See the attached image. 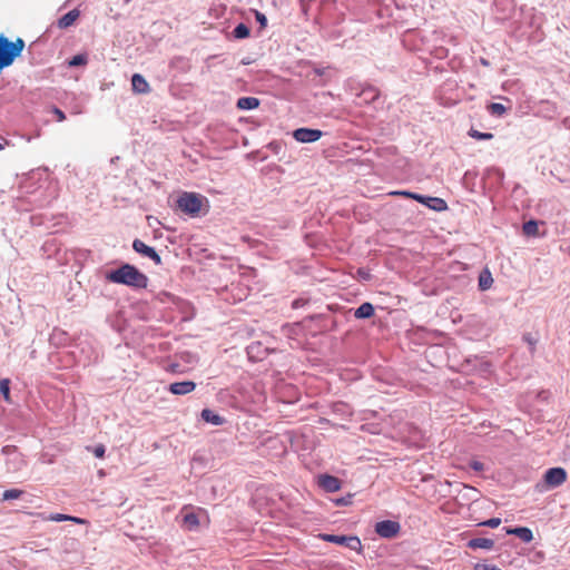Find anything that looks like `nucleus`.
Wrapping results in <instances>:
<instances>
[{
  "label": "nucleus",
  "mask_w": 570,
  "mask_h": 570,
  "mask_svg": "<svg viewBox=\"0 0 570 570\" xmlns=\"http://www.w3.org/2000/svg\"><path fill=\"white\" fill-rule=\"evenodd\" d=\"M106 278L111 283L134 288H146L148 285V277L130 264H124L119 268L107 273Z\"/></svg>",
  "instance_id": "obj_1"
},
{
  "label": "nucleus",
  "mask_w": 570,
  "mask_h": 570,
  "mask_svg": "<svg viewBox=\"0 0 570 570\" xmlns=\"http://www.w3.org/2000/svg\"><path fill=\"white\" fill-rule=\"evenodd\" d=\"M204 203L207 199L196 193H183L177 199V207L185 214L196 217L200 214Z\"/></svg>",
  "instance_id": "obj_2"
},
{
  "label": "nucleus",
  "mask_w": 570,
  "mask_h": 570,
  "mask_svg": "<svg viewBox=\"0 0 570 570\" xmlns=\"http://www.w3.org/2000/svg\"><path fill=\"white\" fill-rule=\"evenodd\" d=\"M321 538L324 541L336 543L340 546H345L354 551H361L362 550V543L361 540L357 537L353 535H335V534H321Z\"/></svg>",
  "instance_id": "obj_3"
},
{
  "label": "nucleus",
  "mask_w": 570,
  "mask_h": 570,
  "mask_svg": "<svg viewBox=\"0 0 570 570\" xmlns=\"http://www.w3.org/2000/svg\"><path fill=\"white\" fill-rule=\"evenodd\" d=\"M567 480V472L563 468L548 469L543 475V481L547 488H557L563 484Z\"/></svg>",
  "instance_id": "obj_4"
},
{
  "label": "nucleus",
  "mask_w": 570,
  "mask_h": 570,
  "mask_svg": "<svg viewBox=\"0 0 570 570\" xmlns=\"http://www.w3.org/2000/svg\"><path fill=\"white\" fill-rule=\"evenodd\" d=\"M401 530V525L396 521L384 520L375 524V532L386 539L395 538Z\"/></svg>",
  "instance_id": "obj_5"
},
{
  "label": "nucleus",
  "mask_w": 570,
  "mask_h": 570,
  "mask_svg": "<svg viewBox=\"0 0 570 570\" xmlns=\"http://www.w3.org/2000/svg\"><path fill=\"white\" fill-rule=\"evenodd\" d=\"M323 132L318 129L298 128L294 130L293 137L299 142H314L322 137Z\"/></svg>",
  "instance_id": "obj_6"
},
{
  "label": "nucleus",
  "mask_w": 570,
  "mask_h": 570,
  "mask_svg": "<svg viewBox=\"0 0 570 570\" xmlns=\"http://www.w3.org/2000/svg\"><path fill=\"white\" fill-rule=\"evenodd\" d=\"M132 247H134V249L137 253H139V254H141V255H144L146 257H149L150 259H153L156 265H160L161 264V258L157 254V252L153 247L146 245L142 240L135 239L134 243H132Z\"/></svg>",
  "instance_id": "obj_7"
},
{
  "label": "nucleus",
  "mask_w": 570,
  "mask_h": 570,
  "mask_svg": "<svg viewBox=\"0 0 570 570\" xmlns=\"http://www.w3.org/2000/svg\"><path fill=\"white\" fill-rule=\"evenodd\" d=\"M196 389V383L193 381L175 382L169 384L168 391L174 395H186Z\"/></svg>",
  "instance_id": "obj_8"
},
{
  "label": "nucleus",
  "mask_w": 570,
  "mask_h": 570,
  "mask_svg": "<svg viewBox=\"0 0 570 570\" xmlns=\"http://www.w3.org/2000/svg\"><path fill=\"white\" fill-rule=\"evenodd\" d=\"M318 484L327 492H336L341 489V481L336 476L328 474L321 475Z\"/></svg>",
  "instance_id": "obj_9"
},
{
  "label": "nucleus",
  "mask_w": 570,
  "mask_h": 570,
  "mask_svg": "<svg viewBox=\"0 0 570 570\" xmlns=\"http://www.w3.org/2000/svg\"><path fill=\"white\" fill-rule=\"evenodd\" d=\"M183 511L185 512L183 518V527L188 531L197 530L200 524L198 515L195 512H188L186 507L183 509Z\"/></svg>",
  "instance_id": "obj_10"
},
{
  "label": "nucleus",
  "mask_w": 570,
  "mask_h": 570,
  "mask_svg": "<svg viewBox=\"0 0 570 570\" xmlns=\"http://www.w3.org/2000/svg\"><path fill=\"white\" fill-rule=\"evenodd\" d=\"M131 86L136 94H148L150 91L149 83L140 73H135L131 77Z\"/></svg>",
  "instance_id": "obj_11"
},
{
  "label": "nucleus",
  "mask_w": 570,
  "mask_h": 570,
  "mask_svg": "<svg viewBox=\"0 0 570 570\" xmlns=\"http://www.w3.org/2000/svg\"><path fill=\"white\" fill-rule=\"evenodd\" d=\"M79 16L80 11L78 9L70 10L58 20L57 24L60 29H67L76 22Z\"/></svg>",
  "instance_id": "obj_12"
},
{
  "label": "nucleus",
  "mask_w": 570,
  "mask_h": 570,
  "mask_svg": "<svg viewBox=\"0 0 570 570\" xmlns=\"http://www.w3.org/2000/svg\"><path fill=\"white\" fill-rule=\"evenodd\" d=\"M468 547L471 549L491 550L494 547V541L488 538H474L468 542Z\"/></svg>",
  "instance_id": "obj_13"
},
{
  "label": "nucleus",
  "mask_w": 570,
  "mask_h": 570,
  "mask_svg": "<svg viewBox=\"0 0 570 570\" xmlns=\"http://www.w3.org/2000/svg\"><path fill=\"white\" fill-rule=\"evenodd\" d=\"M236 106L242 110L255 109L259 106V99L255 97H242L237 100Z\"/></svg>",
  "instance_id": "obj_14"
},
{
  "label": "nucleus",
  "mask_w": 570,
  "mask_h": 570,
  "mask_svg": "<svg viewBox=\"0 0 570 570\" xmlns=\"http://www.w3.org/2000/svg\"><path fill=\"white\" fill-rule=\"evenodd\" d=\"M202 419L207 422V423H212L214 425H222L224 424L225 422V419L222 417L220 415L214 413L212 410L209 409H204L202 411Z\"/></svg>",
  "instance_id": "obj_15"
},
{
  "label": "nucleus",
  "mask_w": 570,
  "mask_h": 570,
  "mask_svg": "<svg viewBox=\"0 0 570 570\" xmlns=\"http://www.w3.org/2000/svg\"><path fill=\"white\" fill-rule=\"evenodd\" d=\"M374 315V307L371 303H363L355 309L354 316L356 318H370Z\"/></svg>",
  "instance_id": "obj_16"
},
{
  "label": "nucleus",
  "mask_w": 570,
  "mask_h": 570,
  "mask_svg": "<svg viewBox=\"0 0 570 570\" xmlns=\"http://www.w3.org/2000/svg\"><path fill=\"white\" fill-rule=\"evenodd\" d=\"M509 534H515L524 542H530L533 539L532 531L529 528H514L507 531Z\"/></svg>",
  "instance_id": "obj_17"
},
{
  "label": "nucleus",
  "mask_w": 570,
  "mask_h": 570,
  "mask_svg": "<svg viewBox=\"0 0 570 570\" xmlns=\"http://www.w3.org/2000/svg\"><path fill=\"white\" fill-rule=\"evenodd\" d=\"M425 205L436 212H442L448 208L446 202L439 197H430L428 198V203Z\"/></svg>",
  "instance_id": "obj_18"
},
{
  "label": "nucleus",
  "mask_w": 570,
  "mask_h": 570,
  "mask_svg": "<svg viewBox=\"0 0 570 570\" xmlns=\"http://www.w3.org/2000/svg\"><path fill=\"white\" fill-rule=\"evenodd\" d=\"M493 284V278L489 271H484L479 276V287L482 291L489 289Z\"/></svg>",
  "instance_id": "obj_19"
},
{
  "label": "nucleus",
  "mask_w": 570,
  "mask_h": 570,
  "mask_svg": "<svg viewBox=\"0 0 570 570\" xmlns=\"http://www.w3.org/2000/svg\"><path fill=\"white\" fill-rule=\"evenodd\" d=\"M522 230L527 236H537L539 234L538 223L535 220L525 222L522 226Z\"/></svg>",
  "instance_id": "obj_20"
},
{
  "label": "nucleus",
  "mask_w": 570,
  "mask_h": 570,
  "mask_svg": "<svg viewBox=\"0 0 570 570\" xmlns=\"http://www.w3.org/2000/svg\"><path fill=\"white\" fill-rule=\"evenodd\" d=\"M0 392L7 402H10V381L8 379L0 380Z\"/></svg>",
  "instance_id": "obj_21"
},
{
  "label": "nucleus",
  "mask_w": 570,
  "mask_h": 570,
  "mask_svg": "<svg viewBox=\"0 0 570 570\" xmlns=\"http://www.w3.org/2000/svg\"><path fill=\"white\" fill-rule=\"evenodd\" d=\"M87 62H88V59H87L86 55H76L69 60L68 65L70 67H78V66H85V65H87Z\"/></svg>",
  "instance_id": "obj_22"
},
{
  "label": "nucleus",
  "mask_w": 570,
  "mask_h": 570,
  "mask_svg": "<svg viewBox=\"0 0 570 570\" xmlns=\"http://www.w3.org/2000/svg\"><path fill=\"white\" fill-rule=\"evenodd\" d=\"M234 36L238 39H244L249 36V29L244 23H239L234 29Z\"/></svg>",
  "instance_id": "obj_23"
},
{
  "label": "nucleus",
  "mask_w": 570,
  "mask_h": 570,
  "mask_svg": "<svg viewBox=\"0 0 570 570\" xmlns=\"http://www.w3.org/2000/svg\"><path fill=\"white\" fill-rule=\"evenodd\" d=\"M469 135L474 138V139H478V140H490L493 138V135L491 132H481L476 129H471L469 131Z\"/></svg>",
  "instance_id": "obj_24"
},
{
  "label": "nucleus",
  "mask_w": 570,
  "mask_h": 570,
  "mask_svg": "<svg viewBox=\"0 0 570 570\" xmlns=\"http://www.w3.org/2000/svg\"><path fill=\"white\" fill-rule=\"evenodd\" d=\"M488 109L492 115H495V116H502L507 111L505 107L499 102H492L488 107Z\"/></svg>",
  "instance_id": "obj_25"
},
{
  "label": "nucleus",
  "mask_w": 570,
  "mask_h": 570,
  "mask_svg": "<svg viewBox=\"0 0 570 570\" xmlns=\"http://www.w3.org/2000/svg\"><path fill=\"white\" fill-rule=\"evenodd\" d=\"M22 494V491L21 490H18V489H10V490H6L2 494V499L3 500H13V499H18L20 498V495Z\"/></svg>",
  "instance_id": "obj_26"
},
{
  "label": "nucleus",
  "mask_w": 570,
  "mask_h": 570,
  "mask_svg": "<svg viewBox=\"0 0 570 570\" xmlns=\"http://www.w3.org/2000/svg\"><path fill=\"white\" fill-rule=\"evenodd\" d=\"M12 466H9L8 470L16 472L21 469V466L24 464V460L21 454H17L16 459L11 462Z\"/></svg>",
  "instance_id": "obj_27"
},
{
  "label": "nucleus",
  "mask_w": 570,
  "mask_h": 570,
  "mask_svg": "<svg viewBox=\"0 0 570 570\" xmlns=\"http://www.w3.org/2000/svg\"><path fill=\"white\" fill-rule=\"evenodd\" d=\"M501 524L500 518H492L484 522H481L480 525L490 527V528H498Z\"/></svg>",
  "instance_id": "obj_28"
},
{
  "label": "nucleus",
  "mask_w": 570,
  "mask_h": 570,
  "mask_svg": "<svg viewBox=\"0 0 570 570\" xmlns=\"http://www.w3.org/2000/svg\"><path fill=\"white\" fill-rule=\"evenodd\" d=\"M474 570H501V569L493 564L476 563L474 566Z\"/></svg>",
  "instance_id": "obj_29"
},
{
  "label": "nucleus",
  "mask_w": 570,
  "mask_h": 570,
  "mask_svg": "<svg viewBox=\"0 0 570 570\" xmlns=\"http://www.w3.org/2000/svg\"><path fill=\"white\" fill-rule=\"evenodd\" d=\"M105 451H106V449L102 444L95 446L92 450L95 456H97L99 459H102L105 456Z\"/></svg>",
  "instance_id": "obj_30"
},
{
  "label": "nucleus",
  "mask_w": 570,
  "mask_h": 570,
  "mask_svg": "<svg viewBox=\"0 0 570 570\" xmlns=\"http://www.w3.org/2000/svg\"><path fill=\"white\" fill-rule=\"evenodd\" d=\"M52 114L56 116L57 121H59V122L63 121L66 119L65 112L57 107L52 108Z\"/></svg>",
  "instance_id": "obj_31"
},
{
  "label": "nucleus",
  "mask_w": 570,
  "mask_h": 570,
  "mask_svg": "<svg viewBox=\"0 0 570 570\" xmlns=\"http://www.w3.org/2000/svg\"><path fill=\"white\" fill-rule=\"evenodd\" d=\"M2 453L6 455H11L17 453V446L16 445H6L2 448Z\"/></svg>",
  "instance_id": "obj_32"
},
{
  "label": "nucleus",
  "mask_w": 570,
  "mask_h": 570,
  "mask_svg": "<svg viewBox=\"0 0 570 570\" xmlns=\"http://www.w3.org/2000/svg\"><path fill=\"white\" fill-rule=\"evenodd\" d=\"M470 466L474 470V471H482L483 470V463L479 462V461H472L470 463Z\"/></svg>",
  "instance_id": "obj_33"
},
{
  "label": "nucleus",
  "mask_w": 570,
  "mask_h": 570,
  "mask_svg": "<svg viewBox=\"0 0 570 570\" xmlns=\"http://www.w3.org/2000/svg\"><path fill=\"white\" fill-rule=\"evenodd\" d=\"M69 519V515L66 514H55L50 517V520L52 521H66Z\"/></svg>",
  "instance_id": "obj_34"
},
{
  "label": "nucleus",
  "mask_w": 570,
  "mask_h": 570,
  "mask_svg": "<svg viewBox=\"0 0 570 570\" xmlns=\"http://www.w3.org/2000/svg\"><path fill=\"white\" fill-rule=\"evenodd\" d=\"M256 19H257V21H258L262 26H265V24H266V22H267L266 17H265L262 12H258V11H256Z\"/></svg>",
  "instance_id": "obj_35"
},
{
  "label": "nucleus",
  "mask_w": 570,
  "mask_h": 570,
  "mask_svg": "<svg viewBox=\"0 0 570 570\" xmlns=\"http://www.w3.org/2000/svg\"><path fill=\"white\" fill-rule=\"evenodd\" d=\"M393 195H401V196H404V197H407V198H412L413 199V196H415L416 194L414 193H411V191H395V193H392Z\"/></svg>",
  "instance_id": "obj_36"
},
{
  "label": "nucleus",
  "mask_w": 570,
  "mask_h": 570,
  "mask_svg": "<svg viewBox=\"0 0 570 570\" xmlns=\"http://www.w3.org/2000/svg\"><path fill=\"white\" fill-rule=\"evenodd\" d=\"M428 198H429V197H426V196H422V195H419V194H417V195H415V196H413V199H415V200H417L419 203H422V204H424V205H425V203H428Z\"/></svg>",
  "instance_id": "obj_37"
},
{
  "label": "nucleus",
  "mask_w": 570,
  "mask_h": 570,
  "mask_svg": "<svg viewBox=\"0 0 570 570\" xmlns=\"http://www.w3.org/2000/svg\"><path fill=\"white\" fill-rule=\"evenodd\" d=\"M330 68H315L314 71L315 73H317L318 76H323L325 75L326 70H328Z\"/></svg>",
  "instance_id": "obj_38"
},
{
  "label": "nucleus",
  "mask_w": 570,
  "mask_h": 570,
  "mask_svg": "<svg viewBox=\"0 0 570 570\" xmlns=\"http://www.w3.org/2000/svg\"><path fill=\"white\" fill-rule=\"evenodd\" d=\"M68 520L73 521V522L79 523V524L85 523V520H83V519L76 518V517H69V519H68Z\"/></svg>",
  "instance_id": "obj_39"
},
{
  "label": "nucleus",
  "mask_w": 570,
  "mask_h": 570,
  "mask_svg": "<svg viewBox=\"0 0 570 570\" xmlns=\"http://www.w3.org/2000/svg\"><path fill=\"white\" fill-rule=\"evenodd\" d=\"M177 367H178L177 364H173V365H170V371L176 373L177 372Z\"/></svg>",
  "instance_id": "obj_40"
},
{
  "label": "nucleus",
  "mask_w": 570,
  "mask_h": 570,
  "mask_svg": "<svg viewBox=\"0 0 570 570\" xmlns=\"http://www.w3.org/2000/svg\"><path fill=\"white\" fill-rule=\"evenodd\" d=\"M4 148V145L0 142V150Z\"/></svg>",
  "instance_id": "obj_41"
}]
</instances>
